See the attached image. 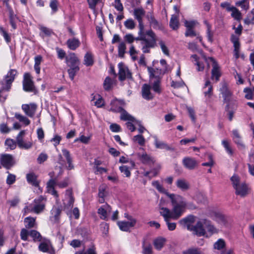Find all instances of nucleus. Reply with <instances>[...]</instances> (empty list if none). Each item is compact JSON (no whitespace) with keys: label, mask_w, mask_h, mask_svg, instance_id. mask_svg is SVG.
<instances>
[{"label":"nucleus","mask_w":254,"mask_h":254,"mask_svg":"<svg viewBox=\"0 0 254 254\" xmlns=\"http://www.w3.org/2000/svg\"><path fill=\"white\" fill-rule=\"evenodd\" d=\"M253 88H246L244 90V92H245L246 94L245 95V98L247 99L250 100L252 99L253 98Z\"/></svg>","instance_id":"nucleus-62"},{"label":"nucleus","mask_w":254,"mask_h":254,"mask_svg":"<svg viewBox=\"0 0 254 254\" xmlns=\"http://www.w3.org/2000/svg\"><path fill=\"white\" fill-rule=\"evenodd\" d=\"M208 60L212 63V69L211 71V79H215L216 81L219 80L221 76L219 66L214 59L212 58H209Z\"/></svg>","instance_id":"nucleus-17"},{"label":"nucleus","mask_w":254,"mask_h":254,"mask_svg":"<svg viewBox=\"0 0 254 254\" xmlns=\"http://www.w3.org/2000/svg\"><path fill=\"white\" fill-rule=\"evenodd\" d=\"M183 254H205L204 250L198 247H191L183 252Z\"/></svg>","instance_id":"nucleus-31"},{"label":"nucleus","mask_w":254,"mask_h":254,"mask_svg":"<svg viewBox=\"0 0 254 254\" xmlns=\"http://www.w3.org/2000/svg\"><path fill=\"white\" fill-rule=\"evenodd\" d=\"M194 221L195 217L192 215H190L180 220L179 224L184 228H187L188 230L192 232L198 236H204L206 233V231L204 229L203 219L198 221L196 225L194 226L192 224Z\"/></svg>","instance_id":"nucleus-1"},{"label":"nucleus","mask_w":254,"mask_h":254,"mask_svg":"<svg viewBox=\"0 0 254 254\" xmlns=\"http://www.w3.org/2000/svg\"><path fill=\"white\" fill-rule=\"evenodd\" d=\"M203 222L204 223V228L210 234L212 235L218 233V229L212 224L210 221L203 219Z\"/></svg>","instance_id":"nucleus-27"},{"label":"nucleus","mask_w":254,"mask_h":254,"mask_svg":"<svg viewBox=\"0 0 254 254\" xmlns=\"http://www.w3.org/2000/svg\"><path fill=\"white\" fill-rule=\"evenodd\" d=\"M115 83V81L110 77H107L104 82L103 86L105 90H110L111 89Z\"/></svg>","instance_id":"nucleus-37"},{"label":"nucleus","mask_w":254,"mask_h":254,"mask_svg":"<svg viewBox=\"0 0 254 254\" xmlns=\"http://www.w3.org/2000/svg\"><path fill=\"white\" fill-rule=\"evenodd\" d=\"M111 110L114 112H119L123 111L120 117L121 119L123 121H128V122L126 123V125L127 128L131 132H133L135 130L134 125H136V122L138 121H136L134 117L128 114L125 111L123 110V108L121 107H119L117 109H114L112 107Z\"/></svg>","instance_id":"nucleus-6"},{"label":"nucleus","mask_w":254,"mask_h":254,"mask_svg":"<svg viewBox=\"0 0 254 254\" xmlns=\"http://www.w3.org/2000/svg\"><path fill=\"white\" fill-rule=\"evenodd\" d=\"M25 134V130L21 131L16 137V143L18 146L21 149H29L33 146L32 141H25L23 137Z\"/></svg>","instance_id":"nucleus-13"},{"label":"nucleus","mask_w":254,"mask_h":254,"mask_svg":"<svg viewBox=\"0 0 254 254\" xmlns=\"http://www.w3.org/2000/svg\"><path fill=\"white\" fill-rule=\"evenodd\" d=\"M52 245L50 241L48 240H45L39 244L38 248L40 251L47 253L49 251Z\"/></svg>","instance_id":"nucleus-32"},{"label":"nucleus","mask_w":254,"mask_h":254,"mask_svg":"<svg viewBox=\"0 0 254 254\" xmlns=\"http://www.w3.org/2000/svg\"><path fill=\"white\" fill-rule=\"evenodd\" d=\"M188 49L192 52L197 51L200 54H202V51L199 50L197 45L194 43H189L188 44Z\"/></svg>","instance_id":"nucleus-63"},{"label":"nucleus","mask_w":254,"mask_h":254,"mask_svg":"<svg viewBox=\"0 0 254 254\" xmlns=\"http://www.w3.org/2000/svg\"><path fill=\"white\" fill-rule=\"evenodd\" d=\"M142 254H152V248L151 245L145 241L142 244Z\"/></svg>","instance_id":"nucleus-40"},{"label":"nucleus","mask_w":254,"mask_h":254,"mask_svg":"<svg viewBox=\"0 0 254 254\" xmlns=\"http://www.w3.org/2000/svg\"><path fill=\"white\" fill-rule=\"evenodd\" d=\"M192 58H193L195 62L194 64L197 65V70L198 71H202L204 69V65L203 64H201L198 61V58L197 55H193L191 56Z\"/></svg>","instance_id":"nucleus-54"},{"label":"nucleus","mask_w":254,"mask_h":254,"mask_svg":"<svg viewBox=\"0 0 254 254\" xmlns=\"http://www.w3.org/2000/svg\"><path fill=\"white\" fill-rule=\"evenodd\" d=\"M0 163L6 169H10L15 163L13 156L8 154H3L0 155Z\"/></svg>","instance_id":"nucleus-11"},{"label":"nucleus","mask_w":254,"mask_h":254,"mask_svg":"<svg viewBox=\"0 0 254 254\" xmlns=\"http://www.w3.org/2000/svg\"><path fill=\"white\" fill-rule=\"evenodd\" d=\"M220 91L224 99V102L227 104H232L233 109L235 110L237 107V105L235 101L232 99V92L228 88L226 83H223L221 88L220 89Z\"/></svg>","instance_id":"nucleus-9"},{"label":"nucleus","mask_w":254,"mask_h":254,"mask_svg":"<svg viewBox=\"0 0 254 254\" xmlns=\"http://www.w3.org/2000/svg\"><path fill=\"white\" fill-rule=\"evenodd\" d=\"M24 222L25 227L28 229L33 228L36 225L35 218L32 217H26Z\"/></svg>","instance_id":"nucleus-36"},{"label":"nucleus","mask_w":254,"mask_h":254,"mask_svg":"<svg viewBox=\"0 0 254 254\" xmlns=\"http://www.w3.org/2000/svg\"><path fill=\"white\" fill-rule=\"evenodd\" d=\"M65 62L69 67L67 70L69 78L73 80L74 76L79 70L80 61L76 55L71 53L65 57Z\"/></svg>","instance_id":"nucleus-3"},{"label":"nucleus","mask_w":254,"mask_h":254,"mask_svg":"<svg viewBox=\"0 0 254 254\" xmlns=\"http://www.w3.org/2000/svg\"><path fill=\"white\" fill-rule=\"evenodd\" d=\"M66 195H67L68 197V201L67 203V205L69 207H72L73 203H74V198L72 196V191L71 190H67L66 191Z\"/></svg>","instance_id":"nucleus-56"},{"label":"nucleus","mask_w":254,"mask_h":254,"mask_svg":"<svg viewBox=\"0 0 254 254\" xmlns=\"http://www.w3.org/2000/svg\"><path fill=\"white\" fill-rule=\"evenodd\" d=\"M176 185L182 191H186L190 189V184L184 179H178L176 182Z\"/></svg>","instance_id":"nucleus-26"},{"label":"nucleus","mask_w":254,"mask_h":254,"mask_svg":"<svg viewBox=\"0 0 254 254\" xmlns=\"http://www.w3.org/2000/svg\"><path fill=\"white\" fill-rule=\"evenodd\" d=\"M93 59L91 53L87 52L84 57V64L86 66H91L93 64Z\"/></svg>","instance_id":"nucleus-41"},{"label":"nucleus","mask_w":254,"mask_h":254,"mask_svg":"<svg viewBox=\"0 0 254 254\" xmlns=\"http://www.w3.org/2000/svg\"><path fill=\"white\" fill-rule=\"evenodd\" d=\"M154 138V145L156 148L161 149H166L167 150L174 151L175 149L170 146L166 142L159 140L156 136H153Z\"/></svg>","instance_id":"nucleus-21"},{"label":"nucleus","mask_w":254,"mask_h":254,"mask_svg":"<svg viewBox=\"0 0 254 254\" xmlns=\"http://www.w3.org/2000/svg\"><path fill=\"white\" fill-rule=\"evenodd\" d=\"M236 5L241 6L244 10H247L249 8V2L246 0H242L236 2Z\"/></svg>","instance_id":"nucleus-53"},{"label":"nucleus","mask_w":254,"mask_h":254,"mask_svg":"<svg viewBox=\"0 0 254 254\" xmlns=\"http://www.w3.org/2000/svg\"><path fill=\"white\" fill-rule=\"evenodd\" d=\"M0 33L4 37L6 43H8L11 41V38L8 33L2 27H0Z\"/></svg>","instance_id":"nucleus-61"},{"label":"nucleus","mask_w":254,"mask_h":254,"mask_svg":"<svg viewBox=\"0 0 254 254\" xmlns=\"http://www.w3.org/2000/svg\"><path fill=\"white\" fill-rule=\"evenodd\" d=\"M133 140L137 142L140 145H144L145 144V139L141 135H137L133 137Z\"/></svg>","instance_id":"nucleus-60"},{"label":"nucleus","mask_w":254,"mask_h":254,"mask_svg":"<svg viewBox=\"0 0 254 254\" xmlns=\"http://www.w3.org/2000/svg\"><path fill=\"white\" fill-rule=\"evenodd\" d=\"M68 185V179H65L60 183H57L56 179H50L47 184V191L49 193L52 194L56 197H58L59 195L57 191L55 190V186L57 185L60 188H64Z\"/></svg>","instance_id":"nucleus-7"},{"label":"nucleus","mask_w":254,"mask_h":254,"mask_svg":"<svg viewBox=\"0 0 254 254\" xmlns=\"http://www.w3.org/2000/svg\"><path fill=\"white\" fill-rule=\"evenodd\" d=\"M231 12V16L235 19L239 20L241 19V13L240 11L235 6H233Z\"/></svg>","instance_id":"nucleus-45"},{"label":"nucleus","mask_w":254,"mask_h":254,"mask_svg":"<svg viewBox=\"0 0 254 254\" xmlns=\"http://www.w3.org/2000/svg\"><path fill=\"white\" fill-rule=\"evenodd\" d=\"M26 179L28 183L32 186L38 187L39 185V182L37 180V176L34 173L27 174Z\"/></svg>","instance_id":"nucleus-28"},{"label":"nucleus","mask_w":254,"mask_h":254,"mask_svg":"<svg viewBox=\"0 0 254 254\" xmlns=\"http://www.w3.org/2000/svg\"><path fill=\"white\" fill-rule=\"evenodd\" d=\"M23 89L26 92H34L36 93V89L32 80V77L29 73H25L24 74L22 82Z\"/></svg>","instance_id":"nucleus-10"},{"label":"nucleus","mask_w":254,"mask_h":254,"mask_svg":"<svg viewBox=\"0 0 254 254\" xmlns=\"http://www.w3.org/2000/svg\"><path fill=\"white\" fill-rule=\"evenodd\" d=\"M37 107V105L34 103L24 104L22 106V109L25 114L30 117H33L34 116Z\"/></svg>","instance_id":"nucleus-18"},{"label":"nucleus","mask_w":254,"mask_h":254,"mask_svg":"<svg viewBox=\"0 0 254 254\" xmlns=\"http://www.w3.org/2000/svg\"><path fill=\"white\" fill-rule=\"evenodd\" d=\"M119 79L120 81L125 80L126 79H131V73L127 66L124 63H120L118 64Z\"/></svg>","instance_id":"nucleus-12"},{"label":"nucleus","mask_w":254,"mask_h":254,"mask_svg":"<svg viewBox=\"0 0 254 254\" xmlns=\"http://www.w3.org/2000/svg\"><path fill=\"white\" fill-rule=\"evenodd\" d=\"M35 64L34 69L37 74H39L40 72V65L42 61V57L41 56H37L35 57Z\"/></svg>","instance_id":"nucleus-44"},{"label":"nucleus","mask_w":254,"mask_h":254,"mask_svg":"<svg viewBox=\"0 0 254 254\" xmlns=\"http://www.w3.org/2000/svg\"><path fill=\"white\" fill-rule=\"evenodd\" d=\"M151 86L148 84H144L142 87V97L147 100L153 99V96L150 92Z\"/></svg>","instance_id":"nucleus-24"},{"label":"nucleus","mask_w":254,"mask_h":254,"mask_svg":"<svg viewBox=\"0 0 254 254\" xmlns=\"http://www.w3.org/2000/svg\"><path fill=\"white\" fill-rule=\"evenodd\" d=\"M160 209V214L164 217L165 221L170 219H174L173 211H171L170 209L165 207H162Z\"/></svg>","instance_id":"nucleus-29"},{"label":"nucleus","mask_w":254,"mask_h":254,"mask_svg":"<svg viewBox=\"0 0 254 254\" xmlns=\"http://www.w3.org/2000/svg\"><path fill=\"white\" fill-rule=\"evenodd\" d=\"M222 144L227 153L230 155H232L233 150L230 146V144L228 141L227 140H223L222 141Z\"/></svg>","instance_id":"nucleus-59"},{"label":"nucleus","mask_w":254,"mask_h":254,"mask_svg":"<svg viewBox=\"0 0 254 254\" xmlns=\"http://www.w3.org/2000/svg\"><path fill=\"white\" fill-rule=\"evenodd\" d=\"M137 156L140 161L144 164L151 166L154 164L155 162L154 158L145 152L142 153H138Z\"/></svg>","instance_id":"nucleus-16"},{"label":"nucleus","mask_w":254,"mask_h":254,"mask_svg":"<svg viewBox=\"0 0 254 254\" xmlns=\"http://www.w3.org/2000/svg\"><path fill=\"white\" fill-rule=\"evenodd\" d=\"M127 219L129 220L128 222L119 221L118 222V225L122 231H128L130 228L135 225L136 221L132 216L127 217Z\"/></svg>","instance_id":"nucleus-15"},{"label":"nucleus","mask_w":254,"mask_h":254,"mask_svg":"<svg viewBox=\"0 0 254 254\" xmlns=\"http://www.w3.org/2000/svg\"><path fill=\"white\" fill-rule=\"evenodd\" d=\"M225 246V242L223 240L220 239L214 244V248L215 249L220 250L222 249Z\"/></svg>","instance_id":"nucleus-55"},{"label":"nucleus","mask_w":254,"mask_h":254,"mask_svg":"<svg viewBox=\"0 0 254 254\" xmlns=\"http://www.w3.org/2000/svg\"><path fill=\"white\" fill-rule=\"evenodd\" d=\"M112 208L107 204L101 206L98 210V213L100 215V218L103 220H107L108 214L111 212Z\"/></svg>","instance_id":"nucleus-20"},{"label":"nucleus","mask_w":254,"mask_h":254,"mask_svg":"<svg viewBox=\"0 0 254 254\" xmlns=\"http://www.w3.org/2000/svg\"><path fill=\"white\" fill-rule=\"evenodd\" d=\"M46 199L42 196H39L33 202L24 208L25 212L39 214L45 209Z\"/></svg>","instance_id":"nucleus-5"},{"label":"nucleus","mask_w":254,"mask_h":254,"mask_svg":"<svg viewBox=\"0 0 254 254\" xmlns=\"http://www.w3.org/2000/svg\"><path fill=\"white\" fill-rule=\"evenodd\" d=\"M66 44L69 49L75 50L80 46V42L78 39L73 38L72 39H69L67 41Z\"/></svg>","instance_id":"nucleus-30"},{"label":"nucleus","mask_w":254,"mask_h":254,"mask_svg":"<svg viewBox=\"0 0 254 254\" xmlns=\"http://www.w3.org/2000/svg\"><path fill=\"white\" fill-rule=\"evenodd\" d=\"M209 216L221 226H226L227 224L226 217L219 212L212 211L209 212Z\"/></svg>","instance_id":"nucleus-14"},{"label":"nucleus","mask_w":254,"mask_h":254,"mask_svg":"<svg viewBox=\"0 0 254 254\" xmlns=\"http://www.w3.org/2000/svg\"><path fill=\"white\" fill-rule=\"evenodd\" d=\"M148 19L150 22V25L153 28H158L159 27L158 21L155 19L153 16L150 14V15H147Z\"/></svg>","instance_id":"nucleus-49"},{"label":"nucleus","mask_w":254,"mask_h":254,"mask_svg":"<svg viewBox=\"0 0 254 254\" xmlns=\"http://www.w3.org/2000/svg\"><path fill=\"white\" fill-rule=\"evenodd\" d=\"M63 155L65 158L68 165L66 168L68 170H71L74 168V166L72 163V159L69 152L66 149L62 150Z\"/></svg>","instance_id":"nucleus-25"},{"label":"nucleus","mask_w":254,"mask_h":254,"mask_svg":"<svg viewBox=\"0 0 254 254\" xmlns=\"http://www.w3.org/2000/svg\"><path fill=\"white\" fill-rule=\"evenodd\" d=\"M231 41L233 44L234 47V56L236 59L239 57V51H240V43L238 37L234 35H232L231 37Z\"/></svg>","instance_id":"nucleus-23"},{"label":"nucleus","mask_w":254,"mask_h":254,"mask_svg":"<svg viewBox=\"0 0 254 254\" xmlns=\"http://www.w3.org/2000/svg\"><path fill=\"white\" fill-rule=\"evenodd\" d=\"M126 49V44L124 42H121L118 46V55L120 57L123 58Z\"/></svg>","instance_id":"nucleus-48"},{"label":"nucleus","mask_w":254,"mask_h":254,"mask_svg":"<svg viewBox=\"0 0 254 254\" xmlns=\"http://www.w3.org/2000/svg\"><path fill=\"white\" fill-rule=\"evenodd\" d=\"M17 71L15 69H10L5 76V83L6 84L7 89L6 90H9L10 88V85L12 82L14 81L15 76L17 74Z\"/></svg>","instance_id":"nucleus-22"},{"label":"nucleus","mask_w":254,"mask_h":254,"mask_svg":"<svg viewBox=\"0 0 254 254\" xmlns=\"http://www.w3.org/2000/svg\"><path fill=\"white\" fill-rule=\"evenodd\" d=\"M146 34L150 37V39L146 38L141 44L142 45V50L144 53H148L150 52V49L153 48L156 42V37L155 33L151 30H148L146 32Z\"/></svg>","instance_id":"nucleus-8"},{"label":"nucleus","mask_w":254,"mask_h":254,"mask_svg":"<svg viewBox=\"0 0 254 254\" xmlns=\"http://www.w3.org/2000/svg\"><path fill=\"white\" fill-rule=\"evenodd\" d=\"M29 235L33 238L34 241H41L42 236L36 230H31L29 232Z\"/></svg>","instance_id":"nucleus-46"},{"label":"nucleus","mask_w":254,"mask_h":254,"mask_svg":"<svg viewBox=\"0 0 254 254\" xmlns=\"http://www.w3.org/2000/svg\"><path fill=\"white\" fill-rule=\"evenodd\" d=\"M120 171L126 177H129L131 175L129 167L126 165H122L119 167Z\"/></svg>","instance_id":"nucleus-47"},{"label":"nucleus","mask_w":254,"mask_h":254,"mask_svg":"<svg viewBox=\"0 0 254 254\" xmlns=\"http://www.w3.org/2000/svg\"><path fill=\"white\" fill-rule=\"evenodd\" d=\"M207 88V89L204 91V94L205 96L210 97L212 94V86L210 84V82L209 80H206L203 87V89L205 90Z\"/></svg>","instance_id":"nucleus-38"},{"label":"nucleus","mask_w":254,"mask_h":254,"mask_svg":"<svg viewBox=\"0 0 254 254\" xmlns=\"http://www.w3.org/2000/svg\"><path fill=\"white\" fill-rule=\"evenodd\" d=\"M166 194L170 198L172 202L174 220H177L182 216L189 204L180 195L171 194L169 192H166Z\"/></svg>","instance_id":"nucleus-2"},{"label":"nucleus","mask_w":254,"mask_h":254,"mask_svg":"<svg viewBox=\"0 0 254 254\" xmlns=\"http://www.w3.org/2000/svg\"><path fill=\"white\" fill-rule=\"evenodd\" d=\"M204 24L206 25V36L208 39V41L212 43L213 41V32L211 30V26L210 24L207 22V21L205 20L204 21Z\"/></svg>","instance_id":"nucleus-35"},{"label":"nucleus","mask_w":254,"mask_h":254,"mask_svg":"<svg viewBox=\"0 0 254 254\" xmlns=\"http://www.w3.org/2000/svg\"><path fill=\"white\" fill-rule=\"evenodd\" d=\"M14 116L16 119L19 122H22L25 126H28L30 123V120L27 118L19 113H16Z\"/></svg>","instance_id":"nucleus-42"},{"label":"nucleus","mask_w":254,"mask_h":254,"mask_svg":"<svg viewBox=\"0 0 254 254\" xmlns=\"http://www.w3.org/2000/svg\"><path fill=\"white\" fill-rule=\"evenodd\" d=\"M145 11L142 8H135L133 10V15L137 21H142L145 15Z\"/></svg>","instance_id":"nucleus-34"},{"label":"nucleus","mask_w":254,"mask_h":254,"mask_svg":"<svg viewBox=\"0 0 254 254\" xmlns=\"http://www.w3.org/2000/svg\"><path fill=\"white\" fill-rule=\"evenodd\" d=\"M16 142L11 139H7L5 141V144L7 147L12 150L15 148L16 146Z\"/></svg>","instance_id":"nucleus-58"},{"label":"nucleus","mask_w":254,"mask_h":254,"mask_svg":"<svg viewBox=\"0 0 254 254\" xmlns=\"http://www.w3.org/2000/svg\"><path fill=\"white\" fill-rule=\"evenodd\" d=\"M166 242V239L162 237H158L153 241V245L155 248L160 251L164 247Z\"/></svg>","instance_id":"nucleus-33"},{"label":"nucleus","mask_w":254,"mask_h":254,"mask_svg":"<svg viewBox=\"0 0 254 254\" xmlns=\"http://www.w3.org/2000/svg\"><path fill=\"white\" fill-rule=\"evenodd\" d=\"M151 84L153 90L157 93H160L161 91L160 80L159 79H156Z\"/></svg>","instance_id":"nucleus-43"},{"label":"nucleus","mask_w":254,"mask_h":254,"mask_svg":"<svg viewBox=\"0 0 254 254\" xmlns=\"http://www.w3.org/2000/svg\"><path fill=\"white\" fill-rule=\"evenodd\" d=\"M182 162L184 166L189 170L194 169L198 164L197 162L194 158L189 157H185L183 159Z\"/></svg>","instance_id":"nucleus-19"},{"label":"nucleus","mask_w":254,"mask_h":254,"mask_svg":"<svg viewBox=\"0 0 254 254\" xmlns=\"http://www.w3.org/2000/svg\"><path fill=\"white\" fill-rule=\"evenodd\" d=\"M159 44L160 46L162 51L166 56H169L170 53L168 47L166 46L165 43L164 41L161 40L159 42Z\"/></svg>","instance_id":"nucleus-57"},{"label":"nucleus","mask_w":254,"mask_h":254,"mask_svg":"<svg viewBox=\"0 0 254 254\" xmlns=\"http://www.w3.org/2000/svg\"><path fill=\"white\" fill-rule=\"evenodd\" d=\"M179 22L178 17L176 15H173L170 21V26L173 30H176L178 28Z\"/></svg>","instance_id":"nucleus-39"},{"label":"nucleus","mask_w":254,"mask_h":254,"mask_svg":"<svg viewBox=\"0 0 254 254\" xmlns=\"http://www.w3.org/2000/svg\"><path fill=\"white\" fill-rule=\"evenodd\" d=\"M233 187L235 190L236 195L241 197H245L249 193L248 185L244 182H241L240 178L237 175H233L231 178Z\"/></svg>","instance_id":"nucleus-4"},{"label":"nucleus","mask_w":254,"mask_h":254,"mask_svg":"<svg viewBox=\"0 0 254 254\" xmlns=\"http://www.w3.org/2000/svg\"><path fill=\"white\" fill-rule=\"evenodd\" d=\"M152 185L153 187L156 188V189L160 192L164 193L166 194V192H168L165 189L161 186L158 181H153L152 183Z\"/></svg>","instance_id":"nucleus-51"},{"label":"nucleus","mask_w":254,"mask_h":254,"mask_svg":"<svg viewBox=\"0 0 254 254\" xmlns=\"http://www.w3.org/2000/svg\"><path fill=\"white\" fill-rule=\"evenodd\" d=\"M51 213L54 216V220L58 221L61 213V209L59 207H54L52 209Z\"/></svg>","instance_id":"nucleus-50"},{"label":"nucleus","mask_w":254,"mask_h":254,"mask_svg":"<svg viewBox=\"0 0 254 254\" xmlns=\"http://www.w3.org/2000/svg\"><path fill=\"white\" fill-rule=\"evenodd\" d=\"M125 27L128 29H133L135 28V23L133 19H128L124 22Z\"/></svg>","instance_id":"nucleus-52"},{"label":"nucleus","mask_w":254,"mask_h":254,"mask_svg":"<svg viewBox=\"0 0 254 254\" xmlns=\"http://www.w3.org/2000/svg\"><path fill=\"white\" fill-rule=\"evenodd\" d=\"M115 8L119 11H123L124 7L123 4L121 2V0H115L113 4Z\"/></svg>","instance_id":"nucleus-64"}]
</instances>
